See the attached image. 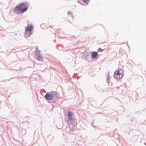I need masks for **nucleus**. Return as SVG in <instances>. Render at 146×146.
<instances>
[{"instance_id":"1","label":"nucleus","mask_w":146,"mask_h":146,"mask_svg":"<svg viewBox=\"0 0 146 146\" xmlns=\"http://www.w3.org/2000/svg\"><path fill=\"white\" fill-rule=\"evenodd\" d=\"M123 76V71L121 69L117 70L114 72V77L115 78L119 80Z\"/></svg>"},{"instance_id":"2","label":"nucleus","mask_w":146,"mask_h":146,"mask_svg":"<svg viewBox=\"0 0 146 146\" xmlns=\"http://www.w3.org/2000/svg\"><path fill=\"white\" fill-rule=\"evenodd\" d=\"M58 96L57 93L56 92H54L52 94H46L45 96V97L47 100H51L53 99L54 97H57Z\"/></svg>"},{"instance_id":"3","label":"nucleus","mask_w":146,"mask_h":146,"mask_svg":"<svg viewBox=\"0 0 146 146\" xmlns=\"http://www.w3.org/2000/svg\"><path fill=\"white\" fill-rule=\"evenodd\" d=\"M25 5L24 3H21L20 4H19L18 6L16 7L14 9V12L15 13H16L17 12V11H19L20 9H21V8L23 5Z\"/></svg>"},{"instance_id":"4","label":"nucleus","mask_w":146,"mask_h":146,"mask_svg":"<svg viewBox=\"0 0 146 146\" xmlns=\"http://www.w3.org/2000/svg\"><path fill=\"white\" fill-rule=\"evenodd\" d=\"M28 7L27 6H26L25 7L23 8L22 9H20L19 11H17V14H21L25 11H26Z\"/></svg>"},{"instance_id":"5","label":"nucleus","mask_w":146,"mask_h":146,"mask_svg":"<svg viewBox=\"0 0 146 146\" xmlns=\"http://www.w3.org/2000/svg\"><path fill=\"white\" fill-rule=\"evenodd\" d=\"M33 29V27L31 25H28L25 30L28 31L32 32Z\"/></svg>"},{"instance_id":"6","label":"nucleus","mask_w":146,"mask_h":146,"mask_svg":"<svg viewBox=\"0 0 146 146\" xmlns=\"http://www.w3.org/2000/svg\"><path fill=\"white\" fill-rule=\"evenodd\" d=\"M32 32L28 31L25 30L24 36L26 38L28 37L32 34Z\"/></svg>"},{"instance_id":"7","label":"nucleus","mask_w":146,"mask_h":146,"mask_svg":"<svg viewBox=\"0 0 146 146\" xmlns=\"http://www.w3.org/2000/svg\"><path fill=\"white\" fill-rule=\"evenodd\" d=\"M98 55L97 52H92L91 56L93 58H96Z\"/></svg>"},{"instance_id":"8","label":"nucleus","mask_w":146,"mask_h":146,"mask_svg":"<svg viewBox=\"0 0 146 146\" xmlns=\"http://www.w3.org/2000/svg\"><path fill=\"white\" fill-rule=\"evenodd\" d=\"M72 115L73 113L72 112L70 111L68 112V115L69 117V119L70 121L72 120Z\"/></svg>"},{"instance_id":"9","label":"nucleus","mask_w":146,"mask_h":146,"mask_svg":"<svg viewBox=\"0 0 146 146\" xmlns=\"http://www.w3.org/2000/svg\"><path fill=\"white\" fill-rule=\"evenodd\" d=\"M37 59L38 60L42 61V60L43 58L41 56L39 55L38 56Z\"/></svg>"},{"instance_id":"10","label":"nucleus","mask_w":146,"mask_h":146,"mask_svg":"<svg viewBox=\"0 0 146 146\" xmlns=\"http://www.w3.org/2000/svg\"><path fill=\"white\" fill-rule=\"evenodd\" d=\"M89 0H83V2L84 3H86L87 4H88V3L89 2Z\"/></svg>"},{"instance_id":"11","label":"nucleus","mask_w":146,"mask_h":146,"mask_svg":"<svg viewBox=\"0 0 146 146\" xmlns=\"http://www.w3.org/2000/svg\"><path fill=\"white\" fill-rule=\"evenodd\" d=\"M107 83L108 84V85H110L109 84L110 83L111 86H112V84L111 82H110V80L109 79H108L107 80Z\"/></svg>"},{"instance_id":"12","label":"nucleus","mask_w":146,"mask_h":146,"mask_svg":"<svg viewBox=\"0 0 146 146\" xmlns=\"http://www.w3.org/2000/svg\"><path fill=\"white\" fill-rule=\"evenodd\" d=\"M103 50H104L103 49H101L100 48H99L98 50V52H102V51H103Z\"/></svg>"},{"instance_id":"13","label":"nucleus","mask_w":146,"mask_h":146,"mask_svg":"<svg viewBox=\"0 0 146 146\" xmlns=\"http://www.w3.org/2000/svg\"><path fill=\"white\" fill-rule=\"evenodd\" d=\"M68 15H71L72 14L70 13H68Z\"/></svg>"},{"instance_id":"14","label":"nucleus","mask_w":146,"mask_h":146,"mask_svg":"<svg viewBox=\"0 0 146 146\" xmlns=\"http://www.w3.org/2000/svg\"><path fill=\"white\" fill-rule=\"evenodd\" d=\"M79 3H80V4H82V3H81V1H79Z\"/></svg>"},{"instance_id":"15","label":"nucleus","mask_w":146,"mask_h":146,"mask_svg":"<svg viewBox=\"0 0 146 146\" xmlns=\"http://www.w3.org/2000/svg\"><path fill=\"white\" fill-rule=\"evenodd\" d=\"M72 17L73 18V16L72 15Z\"/></svg>"}]
</instances>
